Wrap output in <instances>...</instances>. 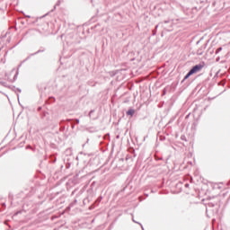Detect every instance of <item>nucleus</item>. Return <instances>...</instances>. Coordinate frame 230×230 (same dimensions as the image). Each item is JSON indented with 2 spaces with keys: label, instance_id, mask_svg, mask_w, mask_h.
Segmentation results:
<instances>
[{
  "label": "nucleus",
  "instance_id": "nucleus-1",
  "mask_svg": "<svg viewBox=\"0 0 230 230\" xmlns=\"http://www.w3.org/2000/svg\"><path fill=\"white\" fill-rule=\"evenodd\" d=\"M204 67V65L199 64L192 66L191 70L185 75V80H187L190 75L199 72Z\"/></svg>",
  "mask_w": 230,
  "mask_h": 230
},
{
  "label": "nucleus",
  "instance_id": "nucleus-2",
  "mask_svg": "<svg viewBox=\"0 0 230 230\" xmlns=\"http://www.w3.org/2000/svg\"><path fill=\"white\" fill-rule=\"evenodd\" d=\"M134 113H135V111H134V110H129V111L127 112V115L133 116Z\"/></svg>",
  "mask_w": 230,
  "mask_h": 230
},
{
  "label": "nucleus",
  "instance_id": "nucleus-3",
  "mask_svg": "<svg viewBox=\"0 0 230 230\" xmlns=\"http://www.w3.org/2000/svg\"><path fill=\"white\" fill-rule=\"evenodd\" d=\"M223 50V48L222 47H219L216 50V54H218L219 52H221Z\"/></svg>",
  "mask_w": 230,
  "mask_h": 230
}]
</instances>
